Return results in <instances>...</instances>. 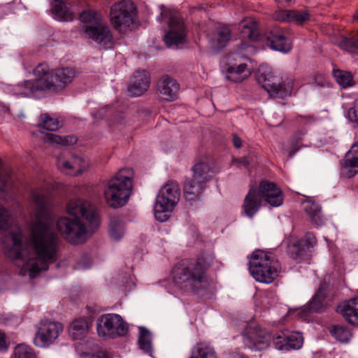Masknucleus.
Segmentation results:
<instances>
[{
    "label": "nucleus",
    "instance_id": "obj_1",
    "mask_svg": "<svg viewBox=\"0 0 358 358\" xmlns=\"http://www.w3.org/2000/svg\"><path fill=\"white\" fill-rule=\"evenodd\" d=\"M35 204L36 222L32 227V243L36 260L30 264L29 275L48 269V265L56 261L58 236L52 226V219L48 209L50 199L47 194L35 191L31 194Z\"/></svg>",
    "mask_w": 358,
    "mask_h": 358
},
{
    "label": "nucleus",
    "instance_id": "obj_2",
    "mask_svg": "<svg viewBox=\"0 0 358 358\" xmlns=\"http://www.w3.org/2000/svg\"><path fill=\"white\" fill-rule=\"evenodd\" d=\"M35 79L25 80L17 85L5 84V94L15 97L39 99L48 93H57L65 89L78 76L73 67H60L50 71L45 63L38 64L34 69Z\"/></svg>",
    "mask_w": 358,
    "mask_h": 358
},
{
    "label": "nucleus",
    "instance_id": "obj_3",
    "mask_svg": "<svg viewBox=\"0 0 358 358\" xmlns=\"http://www.w3.org/2000/svg\"><path fill=\"white\" fill-rule=\"evenodd\" d=\"M69 217H60L57 228L63 237L73 244L85 239L88 230L93 232L99 225V219L94 207L80 199H71L67 203Z\"/></svg>",
    "mask_w": 358,
    "mask_h": 358
},
{
    "label": "nucleus",
    "instance_id": "obj_4",
    "mask_svg": "<svg viewBox=\"0 0 358 358\" xmlns=\"http://www.w3.org/2000/svg\"><path fill=\"white\" fill-rule=\"evenodd\" d=\"M214 256L202 253L196 259L184 260L173 271V281L185 291H192L197 295H203L202 291L207 286L206 270L212 265Z\"/></svg>",
    "mask_w": 358,
    "mask_h": 358
},
{
    "label": "nucleus",
    "instance_id": "obj_5",
    "mask_svg": "<svg viewBox=\"0 0 358 358\" xmlns=\"http://www.w3.org/2000/svg\"><path fill=\"white\" fill-rule=\"evenodd\" d=\"M244 343L252 350L260 351L266 349L272 340L275 348L279 350L299 349L303 342L299 332L281 331L271 335L257 325H250L244 331Z\"/></svg>",
    "mask_w": 358,
    "mask_h": 358
},
{
    "label": "nucleus",
    "instance_id": "obj_6",
    "mask_svg": "<svg viewBox=\"0 0 358 358\" xmlns=\"http://www.w3.org/2000/svg\"><path fill=\"white\" fill-rule=\"evenodd\" d=\"M133 170L121 169L107 183L104 196L107 204L113 208L124 206L132 192Z\"/></svg>",
    "mask_w": 358,
    "mask_h": 358
},
{
    "label": "nucleus",
    "instance_id": "obj_7",
    "mask_svg": "<svg viewBox=\"0 0 358 358\" xmlns=\"http://www.w3.org/2000/svg\"><path fill=\"white\" fill-rule=\"evenodd\" d=\"M249 269L256 280L271 283L278 275L280 264L273 253L256 250L251 255Z\"/></svg>",
    "mask_w": 358,
    "mask_h": 358
},
{
    "label": "nucleus",
    "instance_id": "obj_8",
    "mask_svg": "<svg viewBox=\"0 0 358 358\" xmlns=\"http://www.w3.org/2000/svg\"><path fill=\"white\" fill-rule=\"evenodd\" d=\"M79 19L83 23L82 28L87 38L103 45L113 41V34L99 13L85 10L80 13Z\"/></svg>",
    "mask_w": 358,
    "mask_h": 358
},
{
    "label": "nucleus",
    "instance_id": "obj_9",
    "mask_svg": "<svg viewBox=\"0 0 358 358\" xmlns=\"http://www.w3.org/2000/svg\"><path fill=\"white\" fill-rule=\"evenodd\" d=\"M257 82L267 91L269 96L275 99H283L290 96L292 90V80L286 79L280 81L279 78L274 77L271 67L266 64H261L256 73Z\"/></svg>",
    "mask_w": 358,
    "mask_h": 358
},
{
    "label": "nucleus",
    "instance_id": "obj_10",
    "mask_svg": "<svg viewBox=\"0 0 358 358\" xmlns=\"http://www.w3.org/2000/svg\"><path fill=\"white\" fill-rule=\"evenodd\" d=\"M160 17L169 27V31L164 35V41L166 45H180L187 42V31L185 24L178 13L174 10L160 6Z\"/></svg>",
    "mask_w": 358,
    "mask_h": 358
},
{
    "label": "nucleus",
    "instance_id": "obj_11",
    "mask_svg": "<svg viewBox=\"0 0 358 358\" xmlns=\"http://www.w3.org/2000/svg\"><path fill=\"white\" fill-rule=\"evenodd\" d=\"M110 22L120 33L125 32L134 22L135 8L129 1H121L110 8Z\"/></svg>",
    "mask_w": 358,
    "mask_h": 358
},
{
    "label": "nucleus",
    "instance_id": "obj_12",
    "mask_svg": "<svg viewBox=\"0 0 358 358\" xmlns=\"http://www.w3.org/2000/svg\"><path fill=\"white\" fill-rule=\"evenodd\" d=\"M316 243L315 236L311 233H306L301 239L289 240L287 245V252L292 259L300 262L309 259L311 250Z\"/></svg>",
    "mask_w": 358,
    "mask_h": 358
},
{
    "label": "nucleus",
    "instance_id": "obj_13",
    "mask_svg": "<svg viewBox=\"0 0 358 358\" xmlns=\"http://www.w3.org/2000/svg\"><path fill=\"white\" fill-rule=\"evenodd\" d=\"M62 331V323L48 320H41L38 324L34 339V344L41 348L48 347L54 343Z\"/></svg>",
    "mask_w": 358,
    "mask_h": 358
},
{
    "label": "nucleus",
    "instance_id": "obj_14",
    "mask_svg": "<svg viewBox=\"0 0 358 358\" xmlns=\"http://www.w3.org/2000/svg\"><path fill=\"white\" fill-rule=\"evenodd\" d=\"M97 333L100 336L106 334L124 336L128 331V325L120 315L117 314H106L100 317L96 322Z\"/></svg>",
    "mask_w": 358,
    "mask_h": 358
},
{
    "label": "nucleus",
    "instance_id": "obj_15",
    "mask_svg": "<svg viewBox=\"0 0 358 358\" xmlns=\"http://www.w3.org/2000/svg\"><path fill=\"white\" fill-rule=\"evenodd\" d=\"M22 238V231L18 230L8 231L3 238V242L7 245L8 257L13 260L24 261L27 258V246L24 244Z\"/></svg>",
    "mask_w": 358,
    "mask_h": 358
},
{
    "label": "nucleus",
    "instance_id": "obj_16",
    "mask_svg": "<svg viewBox=\"0 0 358 358\" xmlns=\"http://www.w3.org/2000/svg\"><path fill=\"white\" fill-rule=\"evenodd\" d=\"M150 85V76L148 71L144 69L136 70L130 78L127 91L131 96H139L143 94Z\"/></svg>",
    "mask_w": 358,
    "mask_h": 358
},
{
    "label": "nucleus",
    "instance_id": "obj_17",
    "mask_svg": "<svg viewBox=\"0 0 358 358\" xmlns=\"http://www.w3.org/2000/svg\"><path fill=\"white\" fill-rule=\"evenodd\" d=\"M257 188L262 199H264L271 206L278 207L282 204V192L274 182L262 180Z\"/></svg>",
    "mask_w": 358,
    "mask_h": 358
},
{
    "label": "nucleus",
    "instance_id": "obj_18",
    "mask_svg": "<svg viewBox=\"0 0 358 358\" xmlns=\"http://www.w3.org/2000/svg\"><path fill=\"white\" fill-rule=\"evenodd\" d=\"M180 188L176 182L170 181L164 185L159 190L156 202L164 205L167 208L173 209L180 199Z\"/></svg>",
    "mask_w": 358,
    "mask_h": 358
},
{
    "label": "nucleus",
    "instance_id": "obj_19",
    "mask_svg": "<svg viewBox=\"0 0 358 358\" xmlns=\"http://www.w3.org/2000/svg\"><path fill=\"white\" fill-rule=\"evenodd\" d=\"M206 185L194 178H187L183 185V194L189 206H194L200 201Z\"/></svg>",
    "mask_w": 358,
    "mask_h": 358
},
{
    "label": "nucleus",
    "instance_id": "obj_20",
    "mask_svg": "<svg viewBox=\"0 0 358 358\" xmlns=\"http://www.w3.org/2000/svg\"><path fill=\"white\" fill-rule=\"evenodd\" d=\"M262 199L256 187H252L246 194L242 205L243 213L252 218L262 206Z\"/></svg>",
    "mask_w": 358,
    "mask_h": 358
},
{
    "label": "nucleus",
    "instance_id": "obj_21",
    "mask_svg": "<svg viewBox=\"0 0 358 358\" xmlns=\"http://www.w3.org/2000/svg\"><path fill=\"white\" fill-rule=\"evenodd\" d=\"M157 88L162 99L173 101L176 98L179 85L173 78L168 75H164L157 82Z\"/></svg>",
    "mask_w": 358,
    "mask_h": 358
},
{
    "label": "nucleus",
    "instance_id": "obj_22",
    "mask_svg": "<svg viewBox=\"0 0 358 358\" xmlns=\"http://www.w3.org/2000/svg\"><path fill=\"white\" fill-rule=\"evenodd\" d=\"M225 78L233 83H241L251 74V69L247 64H224Z\"/></svg>",
    "mask_w": 358,
    "mask_h": 358
},
{
    "label": "nucleus",
    "instance_id": "obj_23",
    "mask_svg": "<svg viewBox=\"0 0 358 358\" xmlns=\"http://www.w3.org/2000/svg\"><path fill=\"white\" fill-rule=\"evenodd\" d=\"M273 17L282 22L303 24L310 20V15L306 10H278L274 13Z\"/></svg>",
    "mask_w": 358,
    "mask_h": 358
},
{
    "label": "nucleus",
    "instance_id": "obj_24",
    "mask_svg": "<svg viewBox=\"0 0 358 358\" xmlns=\"http://www.w3.org/2000/svg\"><path fill=\"white\" fill-rule=\"evenodd\" d=\"M337 312L340 313L349 324L358 326V296L338 306Z\"/></svg>",
    "mask_w": 358,
    "mask_h": 358
},
{
    "label": "nucleus",
    "instance_id": "obj_25",
    "mask_svg": "<svg viewBox=\"0 0 358 358\" xmlns=\"http://www.w3.org/2000/svg\"><path fill=\"white\" fill-rule=\"evenodd\" d=\"M238 29L243 39H249L251 41L259 42L262 36L259 33L258 22L253 19H246L242 20L239 25Z\"/></svg>",
    "mask_w": 358,
    "mask_h": 358
},
{
    "label": "nucleus",
    "instance_id": "obj_26",
    "mask_svg": "<svg viewBox=\"0 0 358 358\" xmlns=\"http://www.w3.org/2000/svg\"><path fill=\"white\" fill-rule=\"evenodd\" d=\"M326 297L327 293L324 285L321 284L312 300L305 306L303 311L306 313H317L323 311L326 306Z\"/></svg>",
    "mask_w": 358,
    "mask_h": 358
},
{
    "label": "nucleus",
    "instance_id": "obj_27",
    "mask_svg": "<svg viewBox=\"0 0 358 358\" xmlns=\"http://www.w3.org/2000/svg\"><path fill=\"white\" fill-rule=\"evenodd\" d=\"M192 170L193 171L192 178L204 184L210 180L216 173L213 167L203 162L196 163Z\"/></svg>",
    "mask_w": 358,
    "mask_h": 358
},
{
    "label": "nucleus",
    "instance_id": "obj_28",
    "mask_svg": "<svg viewBox=\"0 0 358 358\" xmlns=\"http://www.w3.org/2000/svg\"><path fill=\"white\" fill-rule=\"evenodd\" d=\"M52 10L56 19L61 21H72L75 18L73 12L69 4L62 0H55L52 3Z\"/></svg>",
    "mask_w": 358,
    "mask_h": 358
},
{
    "label": "nucleus",
    "instance_id": "obj_29",
    "mask_svg": "<svg viewBox=\"0 0 358 358\" xmlns=\"http://www.w3.org/2000/svg\"><path fill=\"white\" fill-rule=\"evenodd\" d=\"M344 168L358 169V141L355 143L346 153L344 159ZM358 173V170L350 169L347 176L348 178L355 176Z\"/></svg>",
    "mask_w": 358,
    "mask_h": 358
},
{
    "label": "nucleus",
    "instance_id": "obj_30",
    "mask_svg": "<svg viewBox=\"0 0 358 358\" xmlns=\"http://www.w3.org/2000/svg\"><path fill=\"white\" fill-rule=\"evenodd\" d=\"M138 345L139 348L145 354L152 356L153 348L150 331L143 327H140Z\"/></svg>",
    "mask_w": 358,
    "mask_h": 358
},
{
    "label": "nucleus",
    "instance_id": "obj_31",
    "mask_svg": "<svg viewBox=\"0 0 358 358\" xmlns=\"http://www.w3.org/2000/svg\"><path fill=\"white\" fill-rule=\"evenodd\" d=\"M305 210L312 224L317 227L322 226L324 224V219L322 215L321 207L318 203L313 201L308 202Z\"/></svg>",
    "mask_w": 358,
    "mask_h": 358
},
{
    "label": "nucleus",
    "instance_id": "obj_32",
    "mask_svg": "<svg viewBox=\"0 0 358 358\" xmlns=\"http://www.w3.org/2000/svg\"><path fill=\"white\" fill-rule=\"evenodd\" d=\"M88 329V320L85 318H79L72 322L69 332L74 339H81L86 335Z\"/></svg>",
    "mask_w": 358,
    "mask_h": 358
},
{
    "label": "nucleus",
    "instance_id": "obj_33",
    "mask_svg": "<svg viewBox=\"0 0 358 358\" xmlns=\"http://www.w3.org/2000/svg\"><path fill=\"white\" fill-rule=\"evenodd\" d=\"M109 234L115 241H120L124 234V224L120 217H113L109 223Z\"/></svg>",
    "mask_w": 358,
    "mask_h": 358
},
{
    "label": "nucleus",
    "instance_id": "obj_34",
    "mask_svg": "<svg viewBox=\"0 0 358 358\" xmlns=\"http://www.w3.org/2000/svg\"><path fill=\"white\" fill-rule=\"evenodd\" d=\"M38 127L48 131H56L62 127V122L56 119L49 116L48 114L44 113L41 115Z\"/></svg>",
    "mask_w": 358,
    "mask_h": 358
},
{
    "label": "nucleus",
    "instance_id": "obj_35",
    "mask_svg": "<svg viewBox=\"0 0 358 358\" xmlns=\"http://www.w3.org/2000/svg\"><path fill=\"white\" fill-rule=\"evenodd\" d=\"M189 358H215V351L204 343H199L194 346Z\"/></svg>",
    "mask_w": 358,
    "mask_h": 358
},
{
    "label": "nucleus",
    "instance_id": "obj_36",
    "mask_svg": "<svg viewBox=\"0 0 358 358\" xmlns=\"http://www.w3.org/2000/svg\"><path fill=\"white\" fill-rule=\"evenodd\" d=\"M330 333L341 343L348 342L352 336V333L348 328L339 324L333 325L330 329Z\"/></svg>",
    "mask_w": 358,
    "mask_h": 358
},
{
    "label": "nucleus",
    "instance_id": "obj_37",
    "mask_svg": "<svg viewBox=\"0 0 358 358\" xmlns=\"http://www.w3.org/2000/svg\"><path fill=\"white\" fill-rule=\"evenodd\" d=\"M333 75L336 82L343 88L352 86L354 85L353 76L348 71L334 69Z\"/></svg>",
    "mask_w": 358,
    "mask_h": 358
},
{
    "label": "nucleus",
    "instance_id": "obj_38",
    "mask_svg": "<svg viewBox=\"0 0 358 358\" xmlns=\"http://www.w3.org/2000/svg\"><path fill=\"white\" fill-rule=\"evenodd\" d=\"M45 141L47 143L57 145H69L75 144L77 142V138L73 135L62 137L55 134H48Z\"/></svg>",
    "mask_w": 358,
    "mask_h": 358
},
{
    "label": "nucleus",
    "instance_id": "obj_39",
    "mask_svg": "<svg viewBox=\"0 0 358 358\" xmlns=\"http://www.w3.org/2000/svg\"><path fill=\"white\" fill-rule=\"evenodd\" d=\"M271 36H267L268 43L266 45H274L275 43L280 42V45H289L292 43L290 37L281 31L274 30L271 32Z\"/></svg>",
    "mask_w": 358,
    "mask_h": 358
},
{
    "label": "nucleus",
    "instance_id": "obj_40",
    "mask_svg": "<svg viewBox=\"0 0 358 358\" xmlns=\"http://www.w3.org/2000/svg\"><path fill=\"white\" fill-rule=\"evenodd\" d=\"M10 171L6 168H0V198L7 195V187L10 184Z\"/></svg>",
    "mask_w": 358,
    "mask_h": 358
},
{
    "label": "nucleus",
    "instance_id": "obj_41",
    "mask_svg": "<svg viewBox=\"0 0 358 358\" xmlns=\"http://www.w3.org/2000/svg\"><path fill=\"white\" fill-rule=\"evenodd\" d=\"M249 61L248 57L244 56L241 52H232L224 55L222 63L223 64H247L246 62Z\"/></svg>",
    "mask_w": 358,
    "mask_h": 358
},
{
    "label": "nucleus",
    "instance_id": "obj_42",
    "mask_svg": "<svg viewBox=\"0 0 358 358\" xmlns=\"http://www.w3.org/2000/svg\"><path fill=\"white\" fill-rule=\"evenodd\" d=\"M155 217L159 222H165L169 217V213L173 210L171 208H167L164 205L155 202Z\"/></svg>",
    "mask_w": 358,
    "mask_h": 358
},
{
    "label": "nucleus",
    "instance_id": "obj_43",
    "mask_svg": "<svg viewBox=\"0 0 358 358\" xmlns=\"http://www.w3.org/2000/svg\"><path fill=\"white\" fill-rule=\"evenodd\" d=\"M15 358H36L31 348L27 346L18 345L15 350Z\"/></svg>",
    "mask_w": 358,
    "mask_h": 358
},
{
    "label": "nucleus",
    "instance_id": "obj_44",
    "mask_svg": "<svg viewBox=\"0 0 358 358\" xmlns=\"http://www.w3.org/2000/svg\"><path fill=\"white\" fill-rule=\"evenodd\" d=\"M80 161V159L79 157H75L73 163L64 160L62 157H58L57 166L62 171H71L76 169Z\"/></svg>",
    "mask_w": 358,
    "mask_h": 358
},
{
    "label": "nucleus",
    "instance_id": "obj_45",
    "mask_svg": "<svg viewBox=\"0 0 358 358\" xmlns=\"http://www.w3.org/2000/svg\"><path fill=\"white\" fill-rule=\"evenodd\" d=\"M218 41L223 45L227 44L232 39L231 30L227 27H224L217 31Z\"/></svg>",
    "mask_w": 358,
    "mask_h": 358
},
{
    "label": "nucleus",
    "instance_id": "obj_46",
    "mask_svg": "<svg viewBox=\"0 0 358 358\" xmlns=\"http://www.w3.org/2000/svg\"><path fill=\"white\" fill-rule=\"evenodd\" d=\"M8 210L0 205V230H5L8 227Z\"/></svg>",
    "mask_w": 358,
    "mask_h": 358
},
{
    "label": "nucleus",
    "instance_id": "obj_47",
    "mask_svg": "<svg viewBox=\"0 0 358 358\" xmlns=\"http://www.w3.org/2000/svg\"><path fill=\"white\" fill-rule=\"evenodd\" d=\"M83 358H109L105 351L99 350L94 352H84Z\"/></svg>",
    "mask_w": 358,
    "mask_h": 358
},
{
    "label": "nucleus",
    "instance_id": "obj_48",
    "mask_svg": "<svg viewBox=\"0 0 358 358\" xmlns=\"http://www.w3.org/2000/svg\"><path fill=\"white\" fill-rule=\"evenodd\" d=\"M314 83L316 85L321 87H326L329 86V82L327 80L325 76L323 74H316L314 76Z\"/></svg>",
    "mask_w": 358,
    "mask_h": 358
},
{
    "label": "nucleus",
    "instance_id": "obj_49",
    "mask_svg": "<svg viewBox=\"0 0 358 358\" xmlns=\"http://www.w3.org/2000/svg\"><path fill=\"white\" fill-rule=\"evenodd\" d=\"M8 348V344L6 342V336L5 333L0 330V351H6Z\"/></svg>",
    "mask_w": 358,
    "mask_h": 358
},
{
    "label": "nucleus",
    "instance_id": "obj_50",
    "mask_svg": "<svg viewBox=\"0 0 358 358\" xmlns=\"http://www.w3.org/2000/svg\"><path fill=\"white\" fill-rule=\"evenodd\" d=\"M341 49L350 55L355 56L358 55V46H340Z\"/></svg>",
    "mask_w": 358,
    "mask_h": 358
},
{
    "label": "nucleus",
    "instance_id": "obj_51",
    "mask_svg": "<svg viewBox=\"0 0 358 358\" xmlns=\"http://www.w3.org/2000/svg\"><path fill=\"white\" fill-rule=\"evenodd\" d=\"M344 43L352 45H358V33L354 34L349 38H344Z\"/></svg>",
    "mask_w": 358,
    "mask_h": 358
},
{
    "label": "nucleus",
    "instance_id": "obj_52",
    "mask_svg": "<svg viewBox=\"0 0 358 358\" xmlns=\"http://www.w3.org/2000/svg\"><path fill=\"white\" fill-rule=\"evenodd\" d=\"M271 49L280 51L283 53H288L291 50L292 46H268Z\"/></svg>",
    "mask_w": 358,
    "mask_h": 358
},
{
    "label": "nucleus",
    "instance_id": "obj_53",
    "mask_svg": "<svg viewBox=\"0 0 358 358\" xmlns=\"http://www.w3.org/2000/svg\"><path fill=\"white\" fill-rule=\"evenodd\" d=\"M232 141L235 148H240L242 146V141L236 134L233 135Z\"/></svg>",
    "mask_w": 358,
    "mask_h": 358
},
{
    "label": "nucleus",
    "instance_id": "obj_54",
    "mask_svg": "<svg viewBox=\"0 0 358 358\" xmlns=\"http://www.w3.org/2000/svg\"><path fill=\"white\" fill-rule=\"evenodd\" d=\"M300 147L297 144L293 145L292 148L290 150L289 152V157H292L295 153L299 150Z\"/></svg>",
    "mask_w": 358,
    "mask_h": 358
},
{
    "label": "nucleus",
    "instance_id": "obj_55",
    "mask_svg": "<svg viewBox=\"0 0 358 358\" xmlns=\"http://www.w3.org/2000/svg\"><path fill=\"white\" fill-rule=\"evenodd\" d=\"M240 164H243L245 167H247L250 164V160L247 157H243L237 160Z\"/></svg>",
    "mask_w": 358,
    "mask_h": 358
},
{
    "label": "nucleus",
    "instance_id": "obj_56",
    "mask_svg": "<svg viewBox=\"0 0 358 358\" xmlns=\"http://www.w3.org/2000/svg\"><path fill=\"white\" fill-rule=\"evenodd\" d=\"M10 112V109L5 105L0 104V113L6 114Z\"/></svg>",
    "mask_w": 358,
    "mask_h": 358
},
{
    "label": "nucleus",
    "instance_id": "obj_57",
    "mask_svg": "<svg viewBox=\"0 0 358 358\" xmlns=\"http://www.w3.org/2000/svg\"><path fill=\"white\" fill-rule=\"evenodd\" d=\"M224 46L220 45V46H215V48L213 50V54H216L218 52H220L222 51V48Z\"/></svg>",
    "mask_w": 358,
    "mask_h": 358
},
{
    "label": "nucleus",
    "instance_id": "obj_58",
    "mask_svg": "<svg viewBox=\"0 0 358 358\" xmlns=\"http://www.w3.org/2000/svg\"><path fill=\"white\" fill-rule=\"evenodd\" d=\"M353 18L355 20L357 21L358 22V13H356L354 16H353Z\"/></svg>",
    "mask_w": 358,
    "mask_h": 358
}]
</instances>
